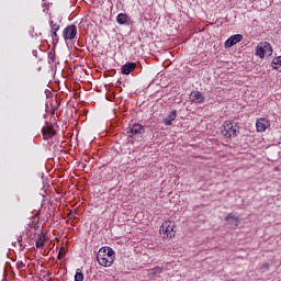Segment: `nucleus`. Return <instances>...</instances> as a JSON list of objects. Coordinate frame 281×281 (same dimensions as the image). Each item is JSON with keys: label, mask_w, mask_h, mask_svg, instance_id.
<instances>
[{"label": "nucleus", "mask_w": 281, "mask_h": 281, "mask_svg": "<svg viewBox=\"0 0 281 281\" xmlns=\"http://www.w3.org/2000/svg\"><path fill=\"white\" fill-rule=\"evenodd\" d=\"M97 260L101 267H111L115 262V250L111 247H102L97 254Z\"/></svg>", "instance_id": "nucleus-1"}, {"label": "nucleus", "mask_w": 281, "mask_h": 281, "mask_svg": "<svg viewBox=\"0 0 281 281\" xmlns=\"http://www.w3.org/2000/svg\"><path fill=\"white\" fill-rule=\"evenodd\" d=\"M221 133L226 139H232V137H237L238 135V125L231 121H225L221 127Z\"/></svg>", "instance_id": "nucleus-2"}, {"label": "nucleus", "mask_w": 281, "mask_h": 281, "mask_svg": "<svg viewBox=\"0 0 281 281\" xmlns=\"http://www.w3.org/2000/svg\"><path fill=\"white\" fill-rule=\"evenodd\" d=\"M175 227H177V224H175L173 221H165L160 226V235L162 238H175L177 231H175Z\"/></svg>", "instance_id": "nucleus-3"}, {"label": "nucleus", "mask_w": 281, "mask_h": 281, "mask_svg": "<svg viewBox=\"0 0 281 281\" xmlns=\"http://www.w3.org/2000/svg\"><path fill=\"white\" fill-rule=\"evenodd\" d=\"M273 48L269 42H260L256 47V56L263 58L265 56H271Z\"/></svg>", "instance_id": "nucleus-4"}, {"label": "nucleus", "mask_w": 281, "mask_h": 281, "mask_svg": "<svg viewBox=\"0 0 281 281\" xmlns=\"http://www.w3.org/2000/svg\"><path fill=\"white\" fill-rule=\"evenodd\" d=\"M64 41H74L78 36V26L70 24L63 31Z\"/></svg>", "instance_id": "nucleus-5"}, {"label": "nucleus", "mask_w": 281, "mask_h": 281, "mask_svg": "<svg viewBox=\"0 0 281 281\" xmlns=\"http://www.w3.org/2000/svg\"><path fill=\"white\" fill-rule=\"evenodd\" d=\"M42 135L44 139H52L54 135H56V130H54V125L52 123H46L42 128Z\"/></svg>", "instance_id": "nucleus-6"}, {"label": "nucleus", "mask_w": 281, "mask_h": 281, "mask_svg": "<svg viewBox=\"0 0 281 281\" xmlns=\"http://www.w3.org/2000/svg\"><path fill=\"white\" fill-rule=\"evenodd\" d=\"M271 126V123L267 119H257L256 128L258 133H265Z\"/></svg>", "instance_id": "nucleus-7"}, {"label": "nucleus", "mask_w": 281, "mask_h": 281, "mask_svg": "<svg viewBox=\"0 0 281 281\" xmlns=\"http://www.w3.org/2000/svg\"><path fill=\"white\" fill-rule=\"evenodd\" d=\"M190 100L191 102H194V104H203V102H205V95H203V92L201 91H192Z\"/></svg>", "instance_id": "nucleus-8"}, {"label": "nucleus", "mask_w": 281, "mask_h": 281, "mask_svg": "<svg viewBox=\"0 0 281 281\" xmlns=\"http://www.w3.org/2000/svg\"><path fill=\"white\" fill-rule=\"evenodd\" d=\"M240 41H243L241 34L233 35L225 42V47H234V45L240 43Z\"/></svg>", "instance_id": "nucleus-9"}, {"label": "nucleus", "mask_w": 281, "mask_h": 281, "mask_svg": "<svg viewBox=\"0 0 281 281\" xmlns=\"http://www.w3.org/2000/svg\"><path fill=\"white\" fill-rule=\"evenodd\" d=\"M137 68V64L135 63H126L122 66L121 71L124 76H128V74H132V71H135Z\"/></svg>", "instance_id": "nucleus-10"}, {"label": "nucleus", "mask_w": 281, "mask_h": 281, "mask_svg": "<svg viewBox=\"0 0 281 281\" xmlns=\"http://www.w3.org/2000/svg\"><path fill=\"white\" fill-rule=\"evenodd\" d=\"M144 126H142V124H134L132 126H130V135L131 137H133V135H142L144 133Z\"/></svg>", "instance_id": "nucleus-11"}, {"label": "nucleus", "mask_w": 281, "mask_h": 281, "mask_svg": "<svg viewBox=\"0 0 281 281\" xmlns=\"http://www.w3.org/2000/svg\"><path fill=\"white\" fill-rule=\"evenodd\" d=\"M177 120V110H172L169 115L164 120L166 126H172V122Z\"/></svg>", "instance_id": "nucleus-12"}, {"label": "nucleus", "mask_w": 281, "mask_h": 281, "mask_svg": "<svg viewBox=\"0 0 281 281\" xmlns=\"http://www.w3.org/2000/svg\"><path fill=\"white\" fill-rule=\"evenodd\" d=\"M131 19L126 13H120L116 16V23H119V25H128Z\"/></svg>", "instance_id": "nucleus-13"}, {"label": "nucleus", "mask_w": 281, "mask_h": 281, "mask_svg": "<svg viewBox=\"0 0 281 281\" xmlns=\"http://www.w3.org/2000/svg\"><path fill=\"white\" fill-rule=\"evenodd\" d=\"M226 221H228V223L231 225H235V227H238V223L240 221V217L236 216L235 214L233 213H229L227 216H226Z\"/></svg>", "instance_id": "nucleus-14"}, {"label": "nucleus", "mask_w": 281, "mask_h": 281, "mask_svg": "<svg viewBox=\"0 0 281 281\" xmlns=\"http://www.w3.org/2000/svg\"><path fill=\"white\" fill-rule=\"evenodd\" d=\"M272 68L276 69V71H280L281 72V56L279 57H274L272 59Z\"/></svg>", "instance_id": "nucleus-15"}, {"label": "nucleus", "mask_w": 281, "mask_h": 281, "mask_svg": "<svg viewBox=\"0 0 281 281\" xmlns=\"http://www.w3.org/2000/svg\"><path fill=\"white\" fill-rule=\"evenodd\" d=\"M45 240H46L45 234L40 235V237L35 241V247L37 249L45 247Z\"/></svg>", "instance_id": "nucleus-16"}, {"label": "nucleus", "mask_w": 281, "mask_h": 281, "mask_svg": "<svg viewBox=\"0 0 281 281\" xmlns=\"http://www.w3.org/2000/svg\"><path fill=\"white\" fill-rule=\"evenodd\" d=\"M66 254H67V249L65 247H61L58 252L57 259L63 260V257L66 256Z\"/></svg>", "instance_id": "nucleus-17"}, {"label": "nucleus", "mask_w": 281, "mask_h": 281, "mask_svg": "<svg viewBox=\"0 0 281 281\" xmlns=\"http://www.w3.org/2000/svg\"><path fill=\"white\" fill-rule=\"evenodd\" d=\"M52 40H53V45H58V32L53 31Z\"/></svg>", "instance_id": "nucleus-18"}, {"label": "nucleus", "mask_w": 281, "mask_h": 281, "mask_svg": "<svg viewBox=\"0 0 281 281\" xmlns=\"http://www.w3.org/2000/svg\"><path fill=\"white\" fill-rule=\"evenodd\" d=\"M75 281H85V274L82 272H76Z\"/></svg>", "instance_id": "nucleus-19"}, {"label": "nucleus", "mask_w": 281, "mask_h": 281, "mask_svg": "<svg viewBox=\"0 0 281 281\" xmlns=\"http://www.w3.org/2000/svg\"><path fill=\"white\" fill-rule=\"evenodd\" d=\"M50 27H52L53 32H58V30H60V25H58L54 22H50Z\"/></svg>", "instance_id": "nucleus-20"}, {"label": "nucleus", "mask_w": 281, "mask_h": 281, "mask_svg": "<svg viewBox=\"0 0 281 281\" xmlns=\"http://www.w3.org/2000/svg\"><path fill=\"white\" fill-rule=\"evenodd\" d=\"M16 269H19L20 271L25 269V262L23 261H18L16 262Z\"/></svg>", "instance_id": "nucleus-21"}, {"label": "nucleus", "mask_w": 281, "mask_h": 281, "mask_svg": "<svg viewBox=\"0 0 281 281\" xmlns=\"http://www.w3.org/2000/svg\"><path fill=\"white\" fill-rule=\"evenodd\" d=\"M162 272H164V268H160V267L154 268V273H162Z\"/></svg>", "instance_id": "nucleus-22"}, {"label": "nucleus", "mask_w": 281, "mask_h": 281, "mask_svg": "<svg viewBox=\"0 0 281 281\" xmlns=\"http://www.w3.org/2000/svg\"><path fill=\"white\" fill-rule=\"evenodd\" d=\"M58 111V106L52 109V115H54Z\"/></svg>", "instance_id": "nucleus-23"}, {"label": "nucleus", "mask_w": 281, "mask_h": 281, "mask_svg": "<svg viewBox=\"0 0 281 281\" xmlns=\"http://www.w3.org/2000/svg\"><path fill=\"white\" fill-rule=\"evenodd\" d=\"M262 268H263V269H269V263H267V262H266V263H262Z\"/></svg>", "instance_id": "nucleus-24"}]
</instances>
